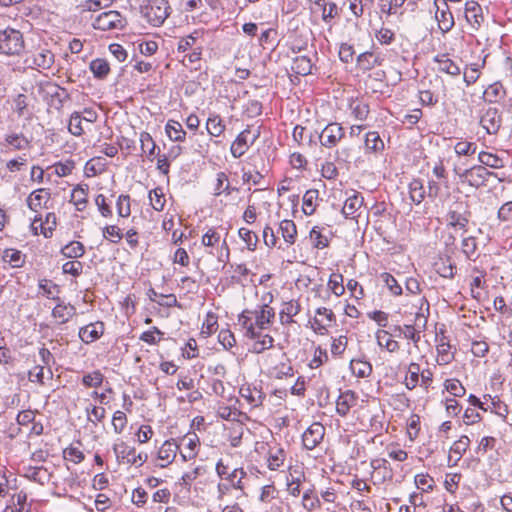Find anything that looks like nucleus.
<instances>
[{
  "label": "nucleus",
  "mask_w": 512,
  "mask_h": 512,
  "mask_svg": "<svg viewBox=\"0 0 512 512\" xmlns=\"http://www.w3.org/2000/svg\"><path fill=\"white\" fill-rule=\"evenodd\" d=\"M179 446H177V438H168L164 440L152 453V463L158 469H167L175 461L178 456Z\"/></svg>",
  "instance_id": "obj_8"
},
{
  "label": "nucleus",
  "mask_w": 512,
  "mask_h": 512,
  "mask_svg": "<svg viewBox=\"0 0 512 512\" xmlns=\"http://www.w3.org/2000/svg\"><path fill=\"white\" fill-rule=\"evenodd\" d=\"M247 476V472L243 467H237L233 470H230L226 473L221 481L230 484L234 490H239L241 492L245 489L244 479Z\"/></svg>",
  "instance_id": "obj_55"
},
{
  "label": "nucleus",
  "mask_w": 512,
  "mask_h": 512,
  "mask_svg": "<svg viewBox=\"0 0 512 512\" xmlns=\"http://www.w3.org/2000/svg\"><path fill=\"white\" fill-rule=\"evenodd\" d=\"M414 485L420 493H431L436 487V482L428 472H419L414 475Z\"/></svg>",
  "instance_id": "obj_60"
},
{
  "label": "nucleus",
  "mask_w": 512,
  "mask_h": 512,
  "mask_svg": "<svg viewBox=\"0 0 512 512\" xmlns=\"http://www.w3.org/2000/svg\"><path fill=\"white\" fill-rule=\"evenodd\" d=\"M32 140L22 132H9L5 134L3 145L13 151L30 149Z\"/></svg>",
  "instance_id": "obj_43"
},
{
  "label": "nucleus",
  "mask_w": 512,
  "mask_h": 512,
  "mask_svg": "<svg viewBox=\"0 0 512 512\" xmlns=\"http://www.w3.org/2000/svg\"><path fill=\"white\" fill-rule=\"evenodd\" d=\"M385 150V143L379 132L369 131L364 139V153L366 155H380Z\"/></svg>",
  "instance_id": "obj_45"
},
{
  "label": "nucleus",
  "mask_w": 512,
  "mask_h": 512,
  "mask_svg": "<svg viewBox=\"0 0 512 512\" xmlns=\"http://www.w3.org/2000/svg\"><path fill=\"white\" fill-rule=\"evenodd\" d=\"M105 332V324L102 321L91 322L80 327L78 336L85 344H91L99 340Z\"/></svg>",
  "instance_id": "obj_39"
},
{
  "label": "nucleus",
  "mask_w": 512,
  "mask_h": 512,
  "mask_svg": "<svg viewBox=\"0 0 512 512\" xmlns=\"http://www.w3.org/2000/svg\"><path fill=\"white\" fill-rule=\"evenodd\" d=\"M139 142L143 155H145L149 161H153L156 158L157 145L151 134L146 131L140 132Z\"/></svg>",
  "instance_id": "obj_61"
},
{
  "label": "nucleus",
  "mask_w": 512,
  "mask_h": 512,
  "mask_svg": "<svg viewBox=\"0 0 512 512\" xmlns=\"http://www.w3.org/2000/svg\"><path fill=\"white\" fill-rule=\"evenodd\" d=\"M141 13L146 21L154 26H161L171 13L168 0H148L141 7Z\"/></svg>",
  "instance_id": "obj_10"
},
{
  "label": "nucleus",
  "mask_w": 512,
  "mask_h": 512,
  "mask_svg": "<svg viewBox=\"0 0 512 512\" xmlns=\"http://www.w3.org/2000/svg\"><path fill=\"white\" fill-rule=\"evenodd\" d=\"M501 115L498 109L489 107L480 117V125L488 134H496L501 127Z\"/></svg>",
  "instance_id": "obj_42"
},
{
  "label": "nucleus",
  "mask_w": 512,
  "mask_h": 512,
  "mask_svg": "<svg viewBox=\"0 0 512 512\" xmlns=\"http://www.w3.org/2000/svg\"><path fill=\"white\" fill-rule=\"evenodd\" d=\"M278 232L280 233L287 246H292L295 244L298 236V230L293 220L284 219L280 221Z\"/></svg>",
  "instance_id": "obj_52"
},
{
  "label": "nucleus",
  "mask_w": 512,
  "mask_h": 512,
  "mask_svg": "<svg viewBox=\"0 0 512 512\" xmlns=\"http://www.w3.org/2000/svg\"><path fill=\"white\" fill-rule=\"evenodd\" d=\"M470 443V438L467 435H461L452 443L447 457V465L449 467H454L459 463L463 455L469 449Z\"/></svg>",
  "instance_id": "obj_36"
},
{
  "label": "nucleus",
  "mask_w": 512,
  "mask_h": 512,
  "mask_svg": "<svg viewBox=\"0 0 512 512\" xmlns=\"http://www.w3.org/2000/svg\"><path fill=\"white\" fill-rule=\"evenodd\" d=\"M345 136L344 127L337 122L328 123L319 135L321 146L331 149L336 147Z\"/></svg>",
  "instance_id": "obj_25"
},
{
  "label": "nucleus",
  "mask_w": 512,
  "mask_h": 512,
  "mask_svg": "<svg viewBox=\"0 0 512 512\" xmlns=\"http://www.w3.org/2000/svg\"><path fill=\"white\" fill-rule=\"evenodd\" d=\"M434 63L438 72L445 73L451 77H457L462 72L459 64L448 53L437 54L434 57Z\"/></svg>",
  "instance_id": "obj_40"
},
{
  "label": "nucleus",
  "mask_w": 512,
  "mask_h": 512,
  "mask_svg": "<svg viewBox=\"0 0 512 512\" xmlns=\"http://www.w3.org/2000/svg\"><path fill=\"white\" fill-rule=\"evenodd\" d=\"M359 395L352 389L340 391L335 401V411L338 416L346 418L357 407Z\"/></svg>",
  "instance_id": "obj_23"
},
{
  "label": "nucleus",
  "mask_w": 512,
  "mask_h": 512,
  "mask_svg": "<svg viewBox=\"0 0 512 512\" xmlns=\"http://www.w3.org/2000/svg\"><path fill=\"white\" fill-rule=\"evenodd\" d=\"M57 227V216L54 212H47L44 216L35 214L29 224V230L33 236L51 238Z\"/></svg>",
  "instance_id": "obj_14"
},
{
  "label": "nucleus",
  "mask_w": 512,
  "mask_h": 512,
  "mask_svg": "<svg viewBox=\"0 0 512 512\" xmlns=\"http://www.w3.org/2000/svg\"><path fill=\"white\" fill-rule=\"evenodd\" d=\"M324 435V425L320 422L312 423L302 434L303 446L308 450L316 448L322 442Z\"/></svg>",
  "instance_id": "obj_32"
},
{
  "label": "nucleus",
  "mask_w": 512,
  "mask_h": 512,
  "mask_svg": "<svg viewBox=\"0 0 512 512\" xmlns=\"http://www.w3.org/2000/svg\"><path fill=\"white\" fill-rule=\"evenodd\" d=\"M349 369L352 375L357 378H368L373 373L372 364L363 358L351 359Z\"/></svg>",
  "instance_id": "obj_56"
},
{
  "label": "nucleus",
  "mask_w": 512,
  "mask_h": 512,
  "mask_svg": "<svg viewBox=\"0 0 512 512\" xmlns=\"http://www.w3.org/2000/svg\"><path fill=\"white\" fill-rule=\"evenodd\" d=\"M216 414L221 419L228 421V423L236 421H246L249 419L246 413L240 411L235 407L227 405L224 402L218 403L216 408Z\"/></svg>",
  "instance_id": "obj_46"
},
{
  "label": "nucleus",
  "mask_w": 512,
  "mask_h": 512,
  "mask_svg": "<svg viewBox=\"0 0 512 512\" xmlns=\"http://www.w3.org/2000/svg\"><path fill=\"white\" fill-rule=\"evenodd\" d=\"M51 315L56 323L65 324L76 315V307L70 303L60 302L52 309Z\"/></svg>",
  "instance_id": "obj_47"
},
{
  "label": "nucleus",
  "mask_w": 512,
  "mask_h": 512,
  "mask_svg": "<svg viewBox=\"0 0 512 512\" xmlns=\"http://www.w3.org/2000/svg\"><path fill=\"white\" fill-rule=\"evenodd\" d=\"M55 62V55L47 44L32 47L24 58V63L30 69L48 70Z\"/></svg>",
  "instance_id": "obj_7"
},
{
  "label": "nucleus",
  "mask_w": 512,
  "mask_h": 512,
  "mask_svg": "<svg viewBox=\"0 0 512 512\" xmlns=\"http://www.w3.org/2000/svg\"><path fill=\"white\" fill-rule=\"evenodd\" d=\"M403 386L413 391L417 387H420L423 391L429 392L433 388L434 373L430 368H421L420 363L410 361L403 367Z\"/></svg>",
  "instance_id": "obj_2"
},
{
  "label": "nucleus",
  "mask_w": 512,
  "mask_h": 512,
  "mask_svg": "<svg viewBox=\"0 0 512 512\" xmlns=\"http://www.w3.org/2000/svg\"><path fill=\"white\" fill-rule=\"evenodd\" d=\"M456 349L450 344L447 337L437 340L435 362L439 366L449 365L455 359Z\"/></svg>",
  "instance_id": "obj_34"
},
{
  "label": "nucleus",
  "mask_w": 512,
  "mask_h": 512,
  "mask_svg": "<svg viewBox=\"0 0 512 512\" xmlns=\"http://www.w3.org/2000/svg\"><path fill=\"white\" fill-rule=\"evenodd\" d=\"M317 189H308L302 197V212L306 216H312L320 204V196Z\"/></svg>",
  "instance_id": "obj_50"
},
{
  "label": "nucleus",
  "mask_w": 512,
  "mask_h": 512,
  "mask_svg": "<svg viewBox=\"0 0 512 512\" xmlns=\"http://www.w3.org/2000/svg\"><path fill=\"white\" fill-rule=\"evenodd\" d=\"M311 246L317 250H323L330 245L331 238L326 233V228L320 225H314L308 234Z\"/></svg>",
  "instance_id": "obj_44"
},
{
  "label": "nucleus",
  "mask_w": 512,
  "mask_h": 512,
  "mask_svg": "<svg viewBox=\"0 0 512 512\" xmlns=\"http://www.w3.org/2000/svg\"><path fill=\"white\" fill-rule=\"evenodd\" d=\"M122 398L123 409L114 411L111 417V427L116 435H123L127 431L129 423L127 413H131L133 407V401L128 394L124 393Z\"/></svg>",
  "instance_id": "obj_21"
},
{
  "label": "nucleus",
  "mask_w": 512,
  "mask_h": 512,
  "mask_svg": "<svg viewBox=\"0 0 512 512\" xmlns=\"http://www.w3.org/2000/svg\"><path fill=\"white\" fill-rule=\"evenodd\" d=\"M494 175L482 165H474L458 173L459 183L469 186L473 189H479L486 186L489 178Z\"/></svg>",
  "instance_id": "obj_13"
},
{
  "label": "nucleus",
  "mask_w": 512,
  "mask_h": 512,
  "mask_svg": "<svg viewBox=\"0 0 512 512\" xmlns=\"http://www.w3.org/2000/svg\"><path fill=\"white\" fill-rule=\"evenodd\" d=\"M435 19L438 24V28L442 33L449 32L455 24L454 17L446 0H434Z\"/></svg>",
  "instance_id": "obj_29"
},
{
  "label": "nucleus",
  "mask_w": 512,
  "mask_h": 512,
  "mask_svg": "<svg viewBox=\"0 0 512 512\" xmlns=\"http://www.w3.org/2000/svg\"><path fill=\"white\" fill-rule=\"evenodd\" d=\"M246 430L245 421H236L225 424L223 428L224 444L231 448L240 447Z\"/></svg>",
  "instance_id": "obj_27"
},
{
  "label": "nucleus",
  "mask_w": 512,
  "mask_h": 512,
  "mask_svg": "<svg viewBox=\"0 0 512 512\" xmlns=\"http://www.w3.org/2000/svg\"><path fill=\"white\" fill-rule=\"evenodd\" d=\"M267 446V453L265 456V463L270 471H279L285 464L287 453L285 449L279 443L269 445L268 443L262 442L260 445L261 449Z\"/></svg>",
  "instance_id": "obj_24"
},
{
  "label": "nucleus",
  "mask_w": 512,
  "mask_h": 512,
  "mask_svg": "<svg viewBox=\"0 0 512 512\" xmlns=\"http://www.w3.org/2000/svg\"><path fill=\"white\" fill-rule=\"evenodd\" d=\"M263 364L267 368L268 375L272 378L283 379L293 376V367L284 353L277 352L264 355Z\"/></svg>",
  "instance_id": "obj_9"
},
{
  "label": "nucleus",
  "mask_w": 512,
  "mask_h": 512,
  "mask_svg": "<svg viewBox=\"0 0 512 512\" xmlns=\"http://www.w3.org/2000/svg\"><path fill=\"white\" fill-rule=\"evenodd\" d=\"M464 16L469 26L474 30H478L485 19L481 5L475 0L466 1Z\"/></svg>",
  "instance_id": "obj_38"
},
{
  "label": "nucleus",
  "mask_w": 512,
  "mask_h": 512,
  "mask_svg": "<svg viewBox=\"0 0 512 512\" xmlns=\"http://www.w3.org/2000/svg\"><path fill=\"white\" fill-rule=\"evenodd\" d=\"M485 58L481 62L470 63L465 66L463 70V81L466 86H471L477 82L482 74V69L485 66Z\"/></svg>",
  "instance_id": "obj_57"
},
{
  "label": "nucleus",
  "mask_w": 512,
  "mask_h": 512,
  "mask_svg": "<svg viewBox=\"0 0 512 512\" xmlns=\"http://www.w3.org/2000/svg\"><path fill=\"white\" fill-rule=\"evenodd\" d=\"M239 395L252 409L262 406L266 397L261 385L249 382L240 386Z\"/></svg>",
  "instance_id": "obj_26"
},
{
  "label": "nucleus",
  "mask_w": 512,
  "mask_h": 512,
  "mask_svg": "<svg viewBox=\"0 0 512 512\" xmlns=\"http://www.w3.org/2000/svg\"><path fill=\"white\" fill-rule=\"evenodd\" d=\"M400 313L404 317H412L411 320H417V324L420 326V323L428 321L430 304L425 296L405 297L400 307Z\"/></svg>",
  "instance_id": "obj_6"
},
{
  "label": "nucleus",
  "mask_w": 512,
  "mask_h": 512,
  "mask_svg": "<svg viewBox=\"0 0 512 512\" xmlns=\"http://www.w3.org/2000/svg\"><path fill=\"white\" fill-rule=\"evenodd\" d=\"M370 467L372 469L371 479L374 485H383L393 481L394 470L387 458L377 457L371 459Z\"/></svg>",
  "instance_id": "obj_17"
},
{
  "label": "nucleus",
  "mask_w": 512,
  "mask_h": 512,
  "mask_svg": "<svg viewBox=\"0 0 512 512\" xmlns=\"http://www.w3.org/2000/svg\"><path fill=\"white\" fill-rule=\"evenodd\" d=\"M308 327L319 336H326L337 326V315L329 307L318 306L308 319Z\"/></svg>",
  "instance_id": "obj_5"
},
{
  "label": "nucleus",
  "mask_w": 512,
  "mask_h": 512,
  "mask_svg": "<svg viewBox=\"0 0 512 512\" xmlns=\"http://www.w3.org/2000/svg\"><path fill=\"white\" fill-rule=\"evenodd\" d=\"M52 192L50 188H37L26 198V205L35 214H41L43 210L51 207Z\"/></svg>",
  "instance_id": "obj_22"
},
{
  "label": "nucleus",
  "mask_w": 512,
  "mask_h": 512,
  "mask_svg": "<svg viewBox=\"0 0 512 512\" xmlns=\"http://www.w3.org/2000/svg\"><path fill=\"white\" fill-rule=\"evenodd\" d=\"M306 480L305 471L302 465H289L285 479V488L289 496L297 498L302 492V485Z\"/></svg>",
  "instance_id": "obj_19"
},
{
  "label": "nucleus",
  "mask_w": 512,
  "mask_h": 512,
  "mask_svg": "<svg viewBox=\"0 0 512 512\" xmlns=\"http://www.w3.org/2000/svg\"><path fill=\"white\" fill-rule=\"evenodd\" d=\"M112 449L116 454L118 461L131 466L141 467L148 459L147 453L137 452L135 447L129 446L124 441L113 444Z\"/></svg>",
  "instance_id": "obj_15"
},
{
  "label": "nucleus",
  "mask_w": 512,
  "mask_h": 512,
  "mask_svg": "<svg viewBox=\"0 0 512 512\" xmlns=\"http://www.w3.org/2000/svg\"><path fill=\"white\" fill-rule=\"evenodd\" d=\"M26 48L24 34L15 28L0 30V56L8 58L22 57Z\"/></svg>",
  "instance_id": "obj_3"
},
{
  "label": "nucleus",
  "mask_w": 512,
  "mask_h": 512,
  "mask_svg": "<svg viewBox=\"0 0 512 512\" xmlns=\"http://www.w3.org/2000/svg\"><path fill=\"white\" fill-rule=\"evenodd\" d=\"M412 323L404 324V325H398L395 327L394 331L398 332L400 335H403V337L409 341L412 342V345L410 343H407L406 346V352H407V358L411 356L412 354V346L419 351V341L421 339V332L426 328L427 323H420L419 326L417 324V320H411Z\"/></svg>",
  "instance_id": "obj_18"
},
{
  "label": "nucleus",
  "mask_w": 512,
  "mask_h": 512,
  "mask_svg": "<svg viewBox=\"0 0 512 512\" xmlns=\"http://www.w3.org/2000/svg\"><path fill=\"white\" fill-rule=\"evenodd\" d=\"M302 306L298 299H290L283 301L279 310V320L282 325H291L295 322L296 317L301 312Z\"/></svg>",
  "instance_id": "obj_41"
},
{
  "label": "nucleus",
  "mask_w": 512,
  "mask_h": 512,
  "mask_svg": "<svg viewBox=\"0 0 512 512\" xmlns=\"http://www.w3.org/2000/svg\"><path fill=\"white\" fill-rule=\"evenodd\" d=\"M205 31L203 29H195L190 34L180 37L177 43V52L186 53L200 47L204 43Z\"/></svg>",
  "instance_id": "obj_37"
},
{
  "label": "nucleus",
  "mask_w": 512,
  "mask_h": 512,
  "mask_svg": "<svg viewBox=\"0 0 512 512\" xmlns=\"http://www.w3.org/2000/svg\"><path fill=\"white\" fill-rule=\"evenodd\" d=\"M165 133L173 142H184L186 140V131L179 121L169 119L165 125Z\"/></svg>",
  "instance_id": "obj_64"
},
{
  "label": "nucleus",
  "mask_w": 512,
  "mask_h": 512,
  "mask_svg": "<svg viewBox=\"0 0 512 512\" xmlns=\"http://www.w3.org/2000/svg\"><path fill=\"white\" fill-rule=\"evenodd\" d=\"M89 185L78 183L73 186L70 192V203L78 212H84L89 207Z\"/></svg>",
  "instance_id": "obj_31"
},
{
  "label": "nucleus",
  "mask_w": 512,
  "mask_h": 512,
  "mask_svg": "<svg viewBox=\"0 0 512 512\" xmlns=\"http://www.w3.org/2000/svg\"><path fill=\"white\" fill-rule=\"evenodd\" d=\"M63 460L66 463L80 464L85 460V454L82 450V443L75 441L65 447L62 451Z\"/></svg>",
  "instance_id": "obj_49"
},
{
  "label": "nucleus",
  "mask_w": 512,
  "mask_h": 512,
  "mask_svg": "<svg viewBox=\"0 0 512 512\" xmlns=\"http://www.w3.org/2000/svg\"><path fill=\"white\" fill-rule=\"evenodd\" d=\"M273 299V293L268 291L262 295L261 304L244 309L238 316L244 336L252 341V353L262 354L274 347L275 340L270 334L276 316L275 309L270 305Z\"/></svg>",
  "instance_id": "obj_1"
},
{
  "label": "nucleus",
  "mask_w": 512,
  "mask_h": 512,
  "mask_svg": "<svg viewBox=\"0 0 512 512\" xmlns=\"http://www.w3.org/2000/svg\"><path fill=\"white\" fill-rule=\"evenodd\" d=\"M212 195L216 198L221 196H230L233 192L238 193L239 188L233 187L228 175L224 171L215 174V178L211 183Z\"/></svg>",
  "instance_id": "obj_33"
},
{
  "label": "nucleus",
  "mask_w": 512,
  "mask_h": 512,
  "mask_svg": "<svg viewBox=\"0 0 512 512\" xmlns=\"http://www.w3.org/2000/svg\"><path fill=\"white\" fill-rule=\"evenodd\" d=\"M363 203V196L359 192L354 191L353 194L345 200L342 207V214L345 218H356V213L362 207Z\"/></svg>",
  "instance_id": "obj_51"
},
{
  "label": "nucleus",
  "mask_w": 512,
  "mask_h": 512,
  "mask_svg": "<svg viewBox=\"0 0 512 512\" xmlns=\"http://www.w3.org/2000/svg\"><path fill=\"white\" fill-rule=\"evenodd\" d=\"M383 58L379 53L372 50L364 51L356 57L355 70L366 74L383 63Z\"/></svg>",
  "instance_id": "obj_30"
},
{
  "label": "nucleus",
  "mask_w": 512,
  "mask_h": 512,
  "mask_svg": "<svg viewBox=\"0 0 512 512\" xmlns=\"http://www.w3.org/2000/svg\"><path fill=\"white\" fill-rule=\"evenodd\" d=\"M348 107L355 120L364 121L370 113L369 105L361 98H351Z\"/></svg>",
  "instance_id": "obj_58"
},
{
  "label": "nucleus",
  "mask_w": 512,
  "mask_h": 512,
  "mask_svg": "<svg viewBox=\"0 0 512 512\" xmlns=\"http://www.w3.org/2000/svg\"><path fill=\"white\" fill-rule=\"evenodd\" d=\"M313 61L308 55H299L293 58L291 71L297 75L306 76L312 72Z\"/></svg>",
  "instance_id": "obj_62"
},
{
  "label": "nucleus",
  "mask_w": 512,
  "mask_h": 512,
  "mask_svg": "<svg viewBox=\"0 0 512 512\" xmlns=\"http://www.w3.org/2000/svg\"><path fill=\"white\" fill-rule=\"evenodd\" d=\"M93 28L102 31L121 30L126 25V19L116 10L99 14L93 21Z\"/></svg>",
  "instance_id": "obj_20"
},
{
  "label": "nucleus",
  "mask_w": 512,
  "mask_h": 512,
  "mask_svg": "<svg viewBox=\"0 0 512 512\" xmlns=\"http://www.w3.org/2000/svg\"><path fill=\"white\" fill-rule=\"evenodd\" d=\"M442 387L448 397L463 398L466 395V387L458 378L444 379Z\"/></svg>",
  "instance_id": "obj_63"
},
{
  "label": "nucleus",
  "mask_w": 512,
  "mask_h": 512,
  "mask_svg": "<svg viewBox=\"0 0 512 512\" xmlns=\"http://www.w3.org/2000/svg\"><path fill=\"white\" fill-rule=\"evenodd\" d=\"M378 346L389 353H395L400 349V344L394 336L386 330L380 329L375 333Z\"/></svg>",
  "instance_id": "obj_53"
},
{
  "label": "nucleus",
  "mask_w": 512,
  "mask_h": 512,
  "mask_svg": "<svg viewBox=\"0 0 512 512\" xmlns=\"http://www.w3.org/2000/svg\"><path fill=\"white\" fill-rule=\"evenodd\" d=\"M301 507L306 512H314L322 507L320 497L314 486H311L302 493Z\"/></svg>",
  "instance_id": "obj_54"
},
{
  "label": "nucleus",
  "mask_w": 512,
  "mask_h": 512,
  "mask_svg": "<svg viewBox=\"0 0 512 512\" xmlns=\"http://www.w3.org/2000/svg\"><path fill=\"white\" fill-rule=\"evenodd\" d=\"M23 477L29 481L44 485L49 481V472L43 466H27L24 467Z\"/></svg>",
  "instance_id": "obj_59"
},
{
  "label": "nucleus",
  "mask_w": 512,
  "mask_h": 512,
  "mask_svg": "<svg viewBox=\"0 0 512 512\" xmlns=\"http://www.w3.org/2000/svg\"><path fill=\"white\" fill-rule=\"evenodd\" d=\"M470 213L457 209H449L445 216L446 226L454 233L463 235L468 231Z\"/></svg>",
  "instance_id": "obj_28"
},
{
  "label": "nucleus",
  "mask_w": 512,
  "mask_h": 512,
  "mask_svg": "<svg viewBox=\"0 0 512 512\" xmlns=\"http://www.w3.org/2000/svg\"><path fill=\"white\" fill-rule=\"evenodd\" d=\"M470 406L477 407L483 412H490L499 417L503 422L509 423V406L499 395L484 394L483 400L475 394H470L467 398Z\"/></svg>",
  "instance_id": "obj_4"
},
{
  "label": "nucleus",
  "mask_w": 512,
  "mask_h": 512,
  "mask_svg": "<svg viewBox=\"0 0 512 512\" xmlns=\"http://www.w3.org/2000/svg\"><path fill=\"white\" fill-rule=\"evenodd\" d=\"M326 286L328 295L324 300L329 299L330 295L339 298L345 294L344 276L340 272H332L328 277Z\"/></svg>",
  "instance_id": "obj_48"
},
{
  "label": "nucleus",
  "mask_w": 512,
  "mask_h": 512,
  "mask_svg": "<svg viewBox=\"0 0 512 512\" xmlns=\"http://www.w3.org/2000/svg\"><path fill=\"white\" fill-rule=\"evenodd\" d=\"M259 136L260 127L247 125L246 128L242 130L231 143V155L236 159L242 157L249 150V148L256 142Z\"/></svg>",
  "instance_id": "obj_11"
},
{
  "label": "nucleus",
  "mask_w": 512,
  "mask_h": 512,
  "mask_svg": "<svg viewBox=\"0 0 512 512\" xmlns=\"http://www.w3.org/2000/svg\"><path fill=\"white\" fill-rule=\"evenodd\" d=\"M258 502L264 512H284L283 499L274 483L266 484L260 488Z\"/></svg>",
  "instance_id": "obj_12"
},
{
  "label": "nucleus",
  "mask_w": 512,
  "mask_h": 512,
  "mask_svg": "<svg viewBox=\"0 0 512 512\" xmlns=\"http://www.w3.org/2000/svg\"><path fill=\"white\" fill-rule=\"evenodd\" d=\"M470 294L473 299L479 300L481 291L486 285V271L477 266H471L469 269Z\"/></svg>",
  "instance_id": "obj_35"
},
{
  "label": "nucleus",
  "mask_w": 512,
  "mask_h": 512,
  "mask_svg": "<svg viewBox=\"0 0 512 512\" xmlns=\"http://www.w3.org/2000/svg\"><path fill=\"white\" fill-rule=\"evenodd\" d=\"M177 446H179L178 455L182 462H189L197 458L201 449V441L195 432H188L177 438Z\"/></svg>",
  "instance_id": "obj_16"
}]
</instances>
